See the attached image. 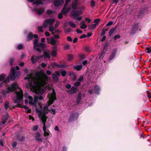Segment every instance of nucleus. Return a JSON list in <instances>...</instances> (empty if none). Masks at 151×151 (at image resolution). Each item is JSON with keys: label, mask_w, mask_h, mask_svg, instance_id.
I'll return each instance as SVG.
<instances>
[{"label": "nucleus", "mask_w": 151, "mask_h": 151, "mask_svg": "<svg viewBox=\"0 0 151 151\" xmlns=\"http://www.w3.org/2000/svg\"><path fill=\"white\" fill-rule=\"evenodd\" d=\"M19 89L20 90V91L18 92L17 91L15 93L16 94V99L14 101V103H17V104L14 106V108L21 107L24 108L26 110H27L29 109L28 107L26 105L22 106L19 103V101L22 100L24 96L23 91L20 88Z\"/></svg>", "instance_id": "f257e3e1"}, {"label": "nucleus", "mask_w": 151, "mask_h": 151, "mask_svg": "<svg viewBox=\"0 0 151 151\" xmlns=\"http://www.w3.org/2000/svg\"><path fill=\"white\" fill-rule=\"evenodd\" d=\"M64 31L65 33L70 32L71 31V29L70 28H65Z\"/></svg>", "instance_id": "09e8293b"}, {"label": "nucleus", "mask_w": 151, "mask_h": 151, "mask_svg": "<svg viewBox=\"0 0 151 151\" xmlns=\"http://www.w3.org/2000/svg\"><path fill=\"white\" fill-rule=\"evenodd\" d=\"M82 66L81 65H77L73 66V68L74 69L76 70L77 71L80 70L82 68Z\"/></svg>", "instance_id": "cd10ccee"}, {"label": "nucleus", "mask_w": 151, "mask_h": 151, "mask_svg": "<svg viewBox=\"0 0 151 151\" xmlns=\"http://www.w3.org/2000/svg\"><path fill=\"white\" fill-rule=\"evenodd\" d=\"M45 46L44 44L42 43H38V45H37V47H38L39 48V47L41 48L42 49H43L45 47Z\"/></svg>", "instance_id": "c756f323"}, {"label": "nucleus", "mask_w": 151, "mask_h": 151, "mask_svg": "<svg viewBox=\"0 0 151 151\" xmlns=\"http://www.w3.org/2000/svg\"><path fill=\"white\" fill-rule=\"evenodd\" d=\"M33 37V34L32 32H29L28 35L27 40V41H29L31 40Z\"/></svg>", "instance_id": "412c9836"}, {"label": "nucleus", "mask_w": 151, "mask_h": 151, "mask_svg": "<svg viewBox=\"0 0 151 151\" xmlns=\"http://www.w3.org/2000/svg\"><path fill=\"white\" fill-rule=\"evenodd\" d=\"M77 0H75L74 2H73L72 4V7L73 10H76L77 9Z\"/></svg>", "instance_id": "dca6fc26"}, {"label": "nucleus", "mask_w": 151, "mask_h": 151, "mask_svg": "<svg viewBox=\"0 0 151 151\" xmlns=\"http://www.w3.org/2000/svg\"><path fill=\"white\" fill-rule=\"evenodd\" d=\"M78 115L77 113H72L70 116L68 120V122H71L77 119Z\"/></svg>", "instance_id": "6e6552de"}, {"label": "nucleus", "mask_w": 151, "mask_h": 151, "mask_svg": "<svg viewBox=\"0 0 151 151\" xmlns=\"http://www.w3.org/2000/svg\"><path fill=\"white\" fill-rule=\"evenodd\" d=\"M46 128H45V130H43L44 132V137H46L49 135V134L48 132H46Z\"/></svg>", "instance_id": "603ef678"}, {"label": "nucleus", "mask_w": 151, "mask_h": 151, "mask_svg": "<svg viewBox=\"0 0 151 151\" xmlns=\"http://www.w3.org/2000/svg\"><path fill=\"white\" fill-rule=\"evenodd\" d=\"M23 47L22 45L19 44L18 45L17 48L19 50H21L22 49Z\"/></svg>", "instance_id": "e2e57ef3"}, {"label": "nucleus", "mask_w": 151, "mask_h": 151, "mask_svg": "<svg viewBox=\"0 0 151 151\" xmlns=\"http://www.w3.org/2000/svg\"><path fill=\"white\" fill-rule=\"evenodd\" d=\"M51 55L52 56L56 57L57 55V51L55 50H52L51 52Z\"/></svg>", "instance_id": "4c0bfd02"}, {"label": "nucleus", "mask_w": 151, "mask_h": 151, "mask_svg": "<svg viewBox=\"0 0 151 151\" xmlns=\"http://www.w3.org/2000/svg\"><path fill=\"white\" fill-rule=\"evenodd\" d=\"M81 25V28L83 29H86L87 27V25L85 24H83Z\"/></svg>", "instance_id": "13d9d810"}, {"label": "nucleus", "mask_w": 151, "mask_h": 151, "mask_svg": "<svg viewBox=\"0 0 151 151\" xmlns=\"http://www.w3.org/2000/svg\"><path fill=\"white\" fill-rule=\"evenodd\" d=\"M24 79L25 80H27L29 81V84L30 86L33 87L36 86L34 84H33V83L31 80V79H30L28 76L26 77H25L24 78Z\"/></svg>", "instance_id": "f3484780"}, {"label": "nucleus", "mask_w": 151, "mask_h": 151, "mask_svg": "<svg viewBox=\"0 0 151 151\" xmlns=\"http://www.w3.org/2000/svg\"><path fill=\"white\" fill-rule=\"evenodd\" d=\"M6 76V75L4 73L0 75V82L4 80Z\"/></svg>", "instance_id": "e433bc0d"}, {"label": "nucleus", "mask_w": 151, "mask_h": 151, "mask_svg": "<svg viewBox=\"0 0 151 151\" xmlns=\"http://www.w3.org/2000/svg\"><path fill=\"white\" fill-rule=\"evenodd\" d=\"M25 138V137L22 136L19 138H17V140L22 142L24 139Z\"/></svg>", "instance_id": "a18cd8bd"}, {"label": "nucleus", "mask_w": 151, "mask_h": 151, "mask_svg": "<svg viewBox=\"0 0 151 151\" xmlns=\"http://www.w3.org/2000/svg\"><path fill=\"white\" fill-rule=\"evenodd\" d=\"M84 80V77L83 76H81L80 78L78 79V81L79 82H81Z\"/></svg>", "instance_id": "4d7b16f0"}, {"label": "nucleus", "mask_w": 151, "mask_h": 151, "mask_svg": "<svg viewBox=\"0 0 151 151\" xmlns=\"http://www.w3.org/2000/svg\"><path fill=\"white\" fill-rule=\"evenodd\" d=\"M44 55L46 57L50 58V53L47 52L46 51H44L43 52Z\"/></svg>", "instance_id": "473e14b6"}, {"label": "nucleus", "mask_w": 151, "mask_h": 151, "mask_svg": "<svg viewBox=\"0 0 151 151\" xmlns=\"http://www.w3.org/2000/svg\"><path fill=\"white\" fill-rule=\"evenodd\" d=\"M138 24L135 23L134 25L132 26V28L131 29V32L130 33L131 34H134L138 29Z\"/></svg>", "instance_id": "9b49d317"}, {"label": "nucleus", "mask_w": 151, "mask_h": 151, "mask_svg": "<svg viewBox=\"0 0 151 151\" xmlns=\"http://www.w3.org/2000/svg\"><path fill=\"white\" fill-rule=\"evenodd\" d=\"M61 75L62 76L64 77L65 76L67 73V72L65 70H63L61 72Z\"/></svg>", "instance_id": "49530a36"}, {"label": "nucleus", "mask_w": 151, "mask_h": 151, "mask_svg": "<svg viewBox=\"0 0 151 151\" xmlns=\"http://www.w3.org/2000/svg\"><path fill=\"white\" fill-rule=\"evenodd\" d=\"M51 66L52 67H55V66L60 68H64L65 67V65L58 64L55 62L51 64Z\"/></svg>", "instance_id": "2eb2a0df"}, {"label": "nucleus", "mask_w": 151, "mask_h": 151, "mask_svg": "<svg viewBox=\"0 0 151 151\" xmlns=\"http://www.w3.org/2000/svg\"><path fill=\"white\" fill-rule=\"evenodd\" d=\"M100 19H96L94 20V22L95 23V24H97V25L98 24V23L100 21Z\"/></svg>", "instance_id": "5fc2aeb1"}, {"label": "nucleus", "mask_w": 151, "mask_h": 151, "mask_svg": "<svg viewBox=\"0 0 151 151\" xmlns=\"http://www.w3.org/2000/svg\"><path fill=\"white\" fill-rule=\"evenodd\" d=\"M15 59L14 58H11L9 60V62L10 65L11 66H12L13 65L15 61Z\"/></svg>", "instance_id": "72a5a7b5"}, {"label": "nucleus", "mask_w": 151, "mask_h": 151, "mask_svg": "<svg viewBox=\"0 0 151 151\" xmlns=\"http://www.w3.org/2000/svg\"><path fill=\"white\" fill-rule=\"evenodd\" d=\"M41 115V119L47 118V117L46 116V113H45V111H44L42 113Z\"/></svg>", "instance_id": "ea45409f"}, {"label": "nucleus", "mask_w": 151, "mask_h": 151, "mask_svg": "<svg viewBox=\"0 0 151 151\" xmlns=\"http://www.w3.org/2000/svg\"><path fill=\"white\" fill-rule=\"evenodd\" d=\"M18 88V86L17 84L13 83L12 85L11 86L7 88L8 90L6 91V93H8L10 92H12L13 91H15Z\"/></svg>", "instance_id": "0eeeda50"}, {"label": "nucleus", "mask_w": 151, "mask_h": 151, "mask_svg": "<svg viewBox=\"0 0 151 151\" xmlns=\"http://www.w3.org/2000/svg\"><path fill=\"white\" fill-rule=\"evenodd\" d=\"M48 106H47V105L45 106H44L43 110H44V111H50V109L48 110Z\"/></svg>", "instance_id": "3c124183"}, {"label": "nucleus", "mask_w": 151, "mask_h": 151, "mask_svg": "<svg viewBox=\"0 0 151 151\" xmlns=\"http://www.w3.org/2000/svg\"><path fill=\"white\" fill-rule=\"evenodd\" d=\"M100 90V88L97 85H95V87L94 88V92L95 93L97 94H98Z\"/></svg>", "instance_id": "bb28decb"}, {"label": "nucleus", "mask_w": 151, "mask_h": 151, "mask_svg": "<svg viewBox=\"0 0 151 151\" xmlns=\"http://www.w3.org/2000/svg\"><path fill=\"white\" fill-rule=\"evenodd\" d=\"M33 74L32 73H31L28 75V76L30 79H31V80L33 83V84H34L36 86V85L38 83L39 81L38 80H37V81H36V78L33 76Z\"/></svg>", "instance_id": "f8f14e48"}, {"label": "nucleus", "mask_w": 151, "mask_h": 151, "mask_svg": "<svg viewBox=\"0 0 151 151\" xmlns=\"http://www.w3.org/2000/svg\"><path fill=\"white\" fill-rule=\"evenodd\" d=\"M41 119L42 120V121L43 125V130H45V128H46V127L45 126V122H46V118H42Z\"/></svg>", "instance_id": "a878e982"}, {"label": "nucleus", "mask_w": 151, "mask_h": 151, "mask_svg": "<svg viewBox=\"0 0 151 151\" xmlns=\"http://www.w3.org/2000/svg\"><path fill=\"white\" fill-rule=\"evenodd\" d=\"M69 10L70 9L69 7H68L67 9L63 8L61 11V12L64 15H66Z\"/></svg>", "instance_id": "4be33fe9"}, {"label": "nucleus", "mask_w": 151, "mask_h": 151, "mask_svg": "<svg viewBox=\"0 0 151 151\" xmlns=\"http://www.w3.org/2000/svg\"><path fill=\"white\" fill-rule=\"evenodd\" d=\"M39 4H42V2L40 0H36L33 2V4H36L37 6Z\"/></svg>", "instance_id": "c85d7f7f"}, {"label": "nucleus", "mask_w": 151, "mask_h": 151, "mask_svg": "<svg viewBox=\"0 0 151 151\" xmlns=\"http://www.w3.org/2000/svg\"><path fill=\"white\" fill-rule=\"evenodd\" d=\"M58 18L59 19H61L63 18V15L61 13H59L58 14Z\"/></svg>", "instance_id": "338daca9"}, {"label": "nucleus", "mask_w": 151, "mask_h": 151, "mask_svg": "<svg viewBox=\"0 0 151 151\" xmlns=\"http://www.w3.org/2000/svg\"><path fill=\"white\" fill-rule=\"evenodd\" d=\"M145 50L147 51L146 52L148 53H150L151 51V47L150 46V47H146L145 48Z\"/></svg>", "instance_id": "37998d69"}, {"label": "nucleus", "mask_w": 151, "mask_h": 151, "mask_svg": "<svg viewBox=\"0 0 151 151\" xmlns=\"http://www.w3.org/2000/svg\"><path fill=\"white\" fill-rule=\"evenodd\" d=\"M9 76H8L6 79H5L3 82H2L1 83H0V87H1L3 85V84L4 83L5 84H6L7 82H9Z\"/></svg>", "instance_id": "6ab92c4d"}, {"label": "nucleus", "mask_w": 151, "mask_h": 151, "mask_svg": "<svg viewBox=\"0 0 151 151\" xmlns=\"http://www.w3.org/2000/svg\"><path fill=\"white\" fill-rule=\"evenodd\" d=\"M54 30V28L52 26H50L49 28V30L51 32H52Z\"/></svg>", "instance_id": "774afa93"}, {"label": "nucleus", "mask_w": 151, "mask_h": 151, "mask_svg": "<svg viewBox=\"0 0 151 151\" xmlns=\"http://www.w3.org/2000/svg\"><path fill=\"white\" fill-rule=\"evenodd\" d=\"M108 30V29L103 28L102 31L101 33L100 34L101 36H104L105 34L106 31Z\"/></svg>", "instance_id": "58836bf2"}, {"label": "nucleus", "mask_w": 151, "mask_h": 151, "mask_svg": "<svg viewBox=\"0 0 151 151\" xmlns=\"http://www.w3.org/2000/svg\"><path fill=\"white\" fill-rule=\"evenodd\" d=\"M61 2L63 3V0H56L54 2V4L55 6H60L61 4Z\"/></svg>", "instance_id": "aec40b11"}, {"label": "nucleus", "mask_w": 151, "mask_h": 151, "mask_svg": "<svg viewBox=\"0 0 151 151\" xmlns=\"http://www.w3.org/2000/svg\"><path fill=\"white\" fill-rule=\"evenodd\" d=\"M120 37V36L119 35H115L114 37V39L115 40H116L117 39L119 38Z\"/></svg>", "instance_id": "680f3d73"}, {"label": "nucleus", "mask_w": 151, "mask_h": 151, "mask_svg": "<svg viewBox=\"0 0 151 151\" xmlns=\"http://www.w3.org/2000/svg\"><path fill=\"white\" fill-rule=\"evenodd\" d=\"M73 10L72 11L70 16L71 17L74 18L75 19H76L78 21H81L82 19V17H78L80 15V12L79 10Z\"/></svg>", "instance_id": "f03ea898"}, {"label": "nucleus", "mask_w": 151, "mask_h": 151, "mask_svg": "<svg viewBox=\"0 0 151 151\" xmlns=\"http://www.w3.org/2000/svg\"><path fill=\"white\" fill-rule=\"evenodd\" d=\"M78 90V88L73 86L70 90H68L67 92L69 94H74L76 93Z\"/></svg>", "instance_id": "9d476101"}, {"label": "nucleus", "mask_w": 151, "mask_h": 151, "mask_svg": "<svg viewBox=\"0 0 151 151\" xmlns=\"http://www.w3.org/2000/svg\"><path fill=\"white\" fill-rule=\"evenodd\" d=\"M75 74V73L72 71H70L68 73V75L70 76H73Z\"/></svg>", "instance_id": "69168bd1"}, {"label": "nucleus", "mask_w": 151, "mask_h": 151, "mask_svg": "<svg viewBox=\"0 0 151 151\" xmlns=\"http://www.w3.org/2000/svg\"><path fill=\"white\" fill-rule=\"evenodd\" d=\"M109 42H106L105 43L104 45V47H103V50L102 51L106 52V51L107 47L109 45Z\"/></svg>", "instance_id": "2f4dec72"}, {"label": "nucleus", "mask_w": 151, "mask_h": 151, "mask_svg": "<svg viewBox=\"0 0 151 151\" xmlns=\"http://www.w3.org/2000/svg\"><path fill=\"white\" fill-rule=\"evenodd\" d=\"M43 92L40 90L36 91V93L38 95H35L34 96V102L35 103H36L38 102V99L40 100L43 99V97L42 95L43 94Z\"/></svg>", "instance_id": "7ed1b4c3"}, {"label": "nucleus", "mask_w": 151, "mask_h": 151, "mask_svg": "<svg viewBox=\"0 0 151 151\" xmlns=\"http://www.w3.org/2000/svg\"><path fill=\"white\" fill-rule=\"evenodd\" d=\"M97 24H92L89 26L88 29L90 30H92L96 27Z\"/></svg>", "instance_id": "7c9ffc66"}, {"label": "nucleus", "mask_w": 151, "mask_h": 151, "mask_svg": "<svg viewBox=\"0 0 151 151\" xmlns=\"http://www.w3.org/2000/svg\"><path fill=\"white\" fill-rule=\"evenodd\" d=\"M105 52H104L103 51H102L101 52V54H100L96 58H98L99 59H101V57L104 54Z\"/></svg>", "instance_id": "79ce46f5"}, {"label": "nucleus", "mask_w": 151, "mask_h": 151, "mask_svg": "<svg viewBox=\"0 0 151 151\" xmlns=\"http://www.w3.org/2000/svg\"><path fill=\"white\" fill-rule=\"evenodd\" d=\"M147 93V96L149 98H151V94H150V91L149 90H147L146 91Z\"/></svg>", "instance_id": "052dcab7"}, {"label": "nucleus", "mask_w": 151, "mask_h": 151, "mask_svg": "<svg viewBox=\"0 0 151 151\" xmlns=\"http://www.w3.org/2000/svg\"><path fill=\"white\" fill-rule=\"evenodd\" d=\"M54 20L52 19H49L45 20L43 23V26L44 28H46L48 27V24H49L50 26H52L54 22Z\"/></svg>", "instance_id": "423d86ee"}, {"label": "nucleus", "mask_w": 151, "mask_h": 151, "mask_svg": "<svg viewBox=\"0 0 151 151\" xmlns=\"http://www.w3.org/2000/svg\"><path fill=\"white\" fill-rule=\"evenodd\" d=\"M20 73L19 72H16L14 69H11L10 71V77L11 80H14L16 77H19L20 76Z\"/></svg>", "instance_id": "39448f33"}, {"label": "nucleus", "mask_w": 151, "mask_h": 151, "mask_svg": "<svg viewBox=\"0 0 151 151\" xmlns=\"http://www.w3.org/2000/svg\"><path fill=\"white\" fill-rule=\"evenodd\" d=\"M38 128V126L37 125L34 126L33 128V131H36L37 130Z\"/></svg>", "instance_id": "0e129e2a"}, {"label": "nucleus", "mask_w": 151, "mask_h": 151, "mask_svg": "<svg viewBox=\"0 0 151 151\" xmlns=\"http://www.w3.org/2000/svg\"><path fill=\"white\" fill-rule=\"evenodd\" d=\"M81 85V83L79 81H77L74 83V86H79Z\"/></svg>", "instance_id": "6e6d98bb"}, {"label": "nucleus", "mask_w": 151, "mask_h": 151, "mask_svg": "<svg viewBox=\"0 0 151 151\" xmlns=\"http://www.w3.org/2000/svg\"><path fill=\"white\" fill-rule=\"evenodd\" d=\"M70 48V45H65L64 47V49L67 50H68Z\"/></svg>", "instance_id": "bf43d9fd"}, {"label": "nucleus", "mask_w": 151, "mask_h": 151, "mask_svg": "<svg viewBox=\"0 0 151 151\" xmlns=\"http://www.w3.org/2000/svg\"><path fill=\"white\" fill-rule=\"evenodd\" d=\"M69 25L71 27L75 28L76 27V24L73 22H69Z\"/></svg>", "instance_id": "c03bdc74"}, {"label": "nucleus", "mask_w": 151, "mask_h": 151, "mask_svg": "<svg viewBox=\"0 0 151 151\" xmlns=\"http://www.w3.org/2000/svg\"><path fill=\"white\" fill-rule=\"evenodd\" d=\"M116 26L115 27L109 30V36L111 37V36L114 31L116 29Z\"/></svg>", "instance_id": "b1692460"}, {"label": "nucleus", "mask_w": 151, "mask_h": 151, "mask_svg": "<svg viewBox=\"0 0 151 151\" xmlns=\"http://www.w3.org/2000/svg\"><path fill=\"white\" fill-rule=\"evenodd\" d=\"M48 95L49 97V101H48V102L49 105H51L53 103L55 100H57L55 90L53 89L52 93Z\"/></svg>", "instance_id": "20e7f679"}, {"label": "nucleus", "mask_w": 151, "mask_h": 151, "mask_svg": "<svg viewBox=\"0 0 151 151\" xmlns=\"http://www.w3.org/2000/svg\"><path fill=\"white\" fill-rule=\"evenodd\" d=\"M53 12L52 10H47L46 13L48 15H50L51 14H52Z\"/></svg>", "instance_id": "864d4df0"}, {"label": "nucleus", "mask_w": 151, "mask_h": 151, "mask_svg": "<svg viewBox=\"0 0 151 151\" xmlns=\"http://www.w3.org/2000/svg\"><path fill=\"white\" fill-rule=\"evenodd\" d=\"M9 103L8 101H6L5 104H4V108L5 109L7 110L8 108L10 107V106L9 105Z\"/></svg>", "instance_id": "a19ab883"}, {"label": "nucleus", "mask_w": 151, "mask_h": 151, "mask_svg": "<svg viewBox=\"0 0 151 151\" xmlns=\"http://www.w3.org/2000/svg\"><path fill=\"white\" fill-rule=\"evenodd\" d=\"M35 11L37 12L38 14L40 15L45 12V9L43 7H42L39 9L37 8H35Z\"/></svg>", "instance_id": "ddd939ff"}, {"label": "nucleus", "mask_w": 151, "mask_h": 151, "mask_svg": "<svg viewBox=\"0 0 151 151\" xmlns=\"http://www.w3.org/2000/svg\"><path fill=\"white\" fill-rule=\"evenodd\" d=\"M68 60L69 61H71L74 58L73 55L71 54H68L67 55Z\"/></svg>", "instance_id": "c9c22d12"}, {"label": "nucleus", "mask_w": 151, "mask_h": 151, "mask_svg": "<svg viewBox=\"0 0 151 151\" xmlns=\"http://www.w3.org/2000/svg\"><path fill=\"white\" fill-rule=\"evenodd\" d=\"M57 41L53 38H52L50 40V43L53 45H56Z\"/></svg>", "instance_id": "f704fd0d"}, {"label": "nucleus", "mask_w": 151, "mask_h": 151, "mask_svg": "<svg viewBox=\"0 0 151 151\" xmlns=\"http://www.w3.org/2000/svg\"><path fill=\"white\" fill-rule=\"evenodd\" d=\"M115 55L114 53H112L111 54L109 58V60H111L112 59H113L115 57Z\"/></svg>", "instance_id": "de8ad7c7"}, {"label": "nucleus", "mask_w": 151, "mask_h": 151, "mask_svg": "<svg viewBox=\"0 0 151 151\" xmlns=\"http://www.w3.org/2000/svg\"><path fill=\"white\" fill-rule=\"evenodd\" d=\"M8 119V118L7 116H4L3 118L2 121L0 123V125H2L3 124H4L6 122V121Z\"/></svg>", "instance_id": "5701e85b"}, {"label": "nucleus", "mask_w": 151, "mask_h": 151, "mask_svg": "<svg viewBox=\"0 0 151 151\" xmlns=\"http://www.w3.org/2000/svg\"><path fill=\"white\" fill-rule=\"evenodd\" d=\"M82 95L81 92H80L78 94V96L77 98L76 103L77 104H79L81 102V99Z\"/></svg>", "instance_id": "a211bd4d"}, {"label": "nucleus", "mask_w": 151, "mask_h": 151, "mask_svg": "<svg viewBox=\"0 0 151 151\" xmlns=\"http://www.w3.org/2000/svg\"><path fill=\"white\" fill-rule=\"evenodd\" d=\"M40 59L39 56H36L35 57V59L33 56L31 57V60L32 61L33 64L36 63V62L38 61Z\"/></svg>", "instance_id": "4468645a"}, {"label": "nucleus", "mask_w": 151, "mask_h": 151, "mask_svg": "<svg viewBox=\"0 0 151 151\" xmlns=\"http://www.w3.org/2000/svg\"><path fill=\"white\" fill-rule=\"evenodd\" d=\"M38 29L39 32H43V31L42 29V26H39L38 27Z\"/></svg>", "instance_id": "8fccbe9b"}, {"label": "nucleus", "mask_w": 151, "mask_h": 151, "mask_svg": "<svg viewBox=\"0 0 151 151\" xmlns=\"http://www.w3.org/2000/svg\"><path fill=\"white\" fill-rule=\"evenodd\" d=\"M52 77L53 80V81L55 82H57L58 81L59 78L58 77L55 75L54 73H52Z\"/></svg>", "instance_id": "393cba45"}, {"label": "nucleus", "mask_w": 151, "mask_h": 151, "mask_svg": "<svg viewBox=\"0 0 151 151\" xmlns=\"http://www.w3.org/2000/svg\"><path fill=\"white\" fill-rule=\"evenodd\" d=\"M38 40L37 39H36L33 41V43L34 44L33 48L34 49L36 50L37 51L39 52L40 53H41L42 50L40 48L37 47V45H38Z\"/></svg>", "instance_id": "1a4fd4ad"}]
</instances>
